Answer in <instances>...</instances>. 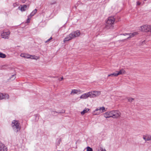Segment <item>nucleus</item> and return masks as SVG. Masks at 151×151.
<instances>
[{"instance_id":"f257e3e1","label":"nucleus","mask_w":151,"mask_h":151,"mask_svg":"<svg viewBox=\"0 0 151 151\" xmlns=\"http://www.w3.org/2000/svg\"><path fill=\"white\" fill-rule=\"evenodd\" d=\"M12 126L14 130L16 132L20 131L21 128L20 124L17 120L13 121L12 123Z\"/></svg>"},{"instance_id":"f03ea898","label":"nucleus","mask_w":151,"mask_h":151,"mask_svg":"<svg viewBox=\"0 0 151 151\" xmlns=\"http://www.w3.org/2000/svg\"><path fill=\"white\" fill-rule=\"evenodd\" d=\"M115 20V19L114 17H109L108 18L106 23V27L107 29H110L111 27H113V25L114 24Z\"/></svg>"},{"instance_id":"7ed1b4c3","label":"nucleus","mask_w":151,"mask_h":151,"mask_svg":"<svg viewBox=\"0 0 151 151\" xmlns=\"http://www.w3.org/2000/svg\"><path fill=\"white\" fill-rule=\"evenodd\" d=\"M140 30L145 32H150L151 26L150 25H144L140 27Z\"/></svg>"},{"instance_id":"20e7f679","label":"nucleus","mask_w":151,"mask_h":151,"mask_svg":"<svg viewBox=\"0 0 151 151\" xmlns=\"http://www.w3.org/2000/svg\"><path fill=\"white\" fill-rule=\"evenodd\" d=\"M105 111V108L104 106L97 108L93 112L94 115H99Z\"/></svg>"},{"instance_id":"39448f33","label":"nucleus","mask_w":151,"mask_h":151,"mask_svg":"<svg viewBox=\"0 0 151 151\" xmlns=\"http://www.w3.org/2000/svg\"><path fill=\"white\" fill-rule=\"evenodd\" d=\"M112 118L114 119H117L121 116V113L120 111L118 110H112Z\"/></svg>"},{"instance_id":"423d86ee","label":"nucleus","mask_w":151,"mask_h":151,"mask_svg":"<svg viewBox=\"0 0 151 151\" xmlns=\"http://www.w3.org/2000/svg\"><path fill=\"white\" fill-rule=\"evenodd\" d=\"M10 34V32L9 31L7 30L6 31H4L1 34V36L3 38H8Z\"/></svg>"},{"instance_id":"0eeeda50","label":"nucleus","mask_w":151,"mask_h":151,"mask_svg":"<svg viewBox=\"0 0 151 151\" xmlns=\"http://www.w3.org/2000/svg\"><path fill=\"white\" fill-rule=\"evenodd\" d=\"M138 34V33L137 32H135L133 33H125L121 34V35H123L125 36L126 35H129V36L127 38V39H129L134 37L135 35H136Z\"/></svg>"},{"instance_id":"6e6552de","label":"nucleus","mask_w":151,"mask_h":151,"mask_svg":"<svg viewBox=\"0 0 151 151\" xmlns=\"http://www.w3.org/2000/svg\"><path fill=\"white\" fill-rule=\"evenodd\" d=\"M91 98L94 97L99 96L101 94V92L100 91H90Z\"/></svg>"},{"instance_id":"1a4fd4ad","label":"nucleus","mask_w":151,"mask_h":151,"mask_svg":"<svg viewBox=\"0 0 151 151\" xmlns=\"http://www.w3.org/2000/svg\"><path fill=\"white\" fill-rule=\"evenodd\" d=\"M89 97L91 98V95L90 92L87 93H85L82 94L80 98L81 99H86Z\"/></svg>"},{"instance_id":"9d476101","label":"nucleus","mask_w":151,"mask_h":151,"mask_svg":"<svg viewBox=\"0 0 151 151\" xmlns=\"http://www.w3.org/2000/svg\"><path fill=\"white\" fill-rule=\"evenodd\" d=\"M104 116L106 118H109L110 117L112 118V111L106 112L104 114Z\"/></svg>"},{"instance_id":"9b49d317","label":"nucleus","mask_w":151,"mask_h":151,"mask_svg":"<svg viewBox=\"0 0 151 151\" xmlns=\"http://www.w3.org/2000/svg\"><path fill=\"white\" fill-rule=\"evenodd\" d=\"M73 38L72 35V33H70L63 40V42H66L68 41Z\"/></svg>"},{"instance_id":"f8f14e48","label":"nucleus","mask_w":151,"mask_h":151,"mask_svg":"<svg viewBox=\"0 0 151 151\" xmlns=\"http://www.w3.org/2000/svg\"><path fill=\"white\" fill-rule=\"evenodd\" d=\"M83 92L79 89H72L70 94L71 95H73L75 94L82 93Z\"/></svg>"},{"instance_id":"ddd939ff","label":"nucleus","mask_w":151,"mask_h":151,"mask_svg":"<svg viewBox=\"0 0 151 151\" xmlns=\"http://www.w3.org/2000/svg\"><path fill=\"white\" fill-rule=\"evenodd\" d=\"M9 95L7 94H3L2 93H0V100H2L4 99H8Z\"/></svg>"},{"instance_id":"4468645a","label":"nucleus","mask_w":151,"mask_h":151,"mask_svg":"<svg viewBox=\"0 0 151 151\" xmlns=\"http://www.w3.org/2000/svg\"><path fill=\"white\" fill-rule=\"evenodd\" d=\"M72 33L73 38L78 37L80 35V31L78 30L74 31Z\"/></svg>"},{"instance_id":"2eb2a0df","label":"nucleus","mask_w":151,"mask_h":151,"mask_svg":"<svg viewBox=\"0 0 151 151\" xmlns=\"http://www.w3.org/2000/svg\"><path fill=\"white\" fill-rule=\"evenodd\" d=\"M7 148L2 143L0 142V151H7Z\"/></svg>"},{"instance_id":"dca6fc26","label":"nucleus","mask_w":151,"mask_h":151,"mask_svg":"<svg viewBox=\"0 0 151 151\" xmlns=\"http://www.w3.org/2000/svg\"><path fill=\"white\" fill-rule=\"evenodd\" d=\"M117 76L119 75H123L125 73V70L123 69H122L119 71H116Z\"/></svg>"},{"instance_id":"f3484780","label":"nucleus","mask_w":151,"mask_h":151,"mask_svg":"<svg viewBox=\"0 0 151 151\" xmlns=\"http://www.w3.org/2000/svg\"><path fill=\"white\" fill-rule=\"evenodd\" d=\"M143 139L145 141H149L151 139V136L147 135H144L143 136Z\"/></svg>"},{"instance_id":"a211bd4d","label":"nucleus","mask_w":151,"mask_h":151,"mask_svg":"<svg viewBox=\"0 0 151 151\" xmlns=\"http://www.w3.org/2000/svg\"><path fill=\"white\" fill-rule=\"evenodd\" d=\"M20 56L24 58H30L31 56V55L26 54H22Z\"/></svg>"},{"instance_id":"6ab92c4d","label":"nucleus","mask_w":151,"mask_h":151,"mask_svg":"<svg viewBox=\"0 0 151 151\" xmlns=\"http://www.w3.org/2000/svg\"><path fill=\"white\" fill-rule=\"evenodd\" d=\"M21 7L20 8V10L22 12H24L26 10V8L27 7V5H24L21 6Z\"/></svg>"},{"instance_id":"aec40b11","label":"nucleus","mask_w":151,"mask_h":151,"mask_svg":"<svg viewBox=\"0 0 151 151\" xmlns=\"http://www.w3.org/2000/svg\"><path fill=\"white\" fill-rule=\"evenodd\" d=\"M37 10L36 9H35L30 13L29 16L30 17H32L36 14V13L37 12Z\"/></svg>"},{"instance_id":"412c9836","label":"nucleus","mask_w":151,"mask_h":151,"mask_svg":"<svg viewBox=\"0 0 151 151\" xmlns=\"http://www.w3.org/2000/svg\"><path fill=\"white\" fill-rule=\"evenodd\" d=\"M89 110L88 108H85L81 112V114L82 115H84L86 113L88 112Z\"/></svg>"},{"instance_id":"4be33fe9","label":"nucleus","mask_w":151,"mask_h":151,"mask_svg":"<svg viewBox=\"0 0 151 151\" xmlns=\"http://www.w3.org/2000/svg\"><path fill=\"white\" fill-rule=\"evenodd\" d=\"M6 57V55L1 52H0V58H4Z\"/></svg>"},{"instance_id":"5701e85b","label":"nucleus","mask_w":151,"mask_h":151,"mask_svg":"<svg viewBox=\"0 0 151 151\" xmlns=\"http://www.w3.org/2000/svg\"><path fill=\"white\" fill-rule=\"evenodd\" d=\"M52 112L53 113V114H52V115H55V114H57V113L61 114V113H64L65 112V111L63 110L62 112H57L56 111H52Z\"/></svg>"},{"instance_id":"b1692460","label":"nucleus","mask_w":151,"mask_h":151,"mask_svg":"<svg viewBox=\"0 0 151 151\" xmlns=\"http://www.w3.org/2000/svg\"><path fill=\"white\" fill-rule=\"evenodd\" d=\"M128 101L130 102H132L134 100V98H131V97H128L127 98Z\"/></svg>"},{"instance_id":"393cba45","label":"nucleus","mask_w":151,"mask_h":151,"mask_svg":"<svg viewBox=\"0 0 151 151\" xmlns=\"http://www.w3.org/2000/svg\"><path fill=\"white\" fill-rule=\"evenodd\" d=\"M30 58H31L32 59H34L37 60L39 58L37 56H35V55H31V57H30Z\"/></svg>"},{"instance_id":"a878e982","label":"nucleus","mask_w":151,"mask_h":151,"mask_svg":"<svg viewBox=\"0 0 151 151\" xmlns=\"http://www.w3.org/2000/svg\"><path fill=\"white\" fill-rule=\"evenodd\" d=\"M97 151H106L105 149L103 148L102 147H100L98 149Z\"/></svg>"},{"instance_id":"bb28decb","label":"nucleus","mask_w":151,"mask_h":151,"mask_svg":"<svg viewBox=\"0 0 151 151\" xmlns=\"http://www.w3.org/2000/svg\"><path fill=\"white\" fill-rule=\"evenodd\" d=\"M31 17H30L29 16H28V18L27 20V23H28L30 22Z\"/></svg>"},{"instance_id":"cd10ccee","label":"nucleus","mask_w":151,"mask_h":151,"mask_svg":"<svg viewBox=\"0 0 151 151\" xmlns=\"http://www.w3.org/2000/svg\"><path fill=\"white\" fill-rule=\"evenodd\" d=\"M87 151H93L92 149L89 147H87L86 148Z\"/></svg>"},{"instance_id":"c85d7f7f","label":"nucleus","mask_w":151,"mask_h":151,"mask_svg":"<svg viewBox=\"0 0 151 151\" xmlns=\"http://www.w3.org/2000/svg\"><path fill=\"white\" fill-rule=\"evenodd\" d=\"M111 77L115 76L116 77L117 76L116 72L114 73H113L111 74Z\"/></svg>"},{"instance_id":"c756f323","label":"nucleus","mask_w":151,"mask_h":151,"mask_svg":"<svg viewBox=\"0 0 151 151\" xmlns=\"http://www.w3.org/2000/svg\"><path fill=\"white\" fill-rule=\"evenodd\" d=\"M15 76L14 75H12V76L11 77L10 79H12V80H14L15 78Z\"/></svg>"},{"instance_id":"7c9ffc66","label":"nucleus","mask_w":151,"mask_h":151,"mask_svg":"<svg viewBox=\"0 0 151 151\" xmlns=\"http://www.w3.org/2000/svg\"><path fill=\"white\" fill-rule=\"evenodd\" d=\"M56 2L55 1H53L52 2H51L50 3V5H52L53 4H56Z\"/></svg>"},{"instance_id":"2f4dec72","label":"nucleus","mask_w":151,"mask_h":151,"mask_svg":"<svg viewBox=\"0 0 151 151\" xmlns=\"http://www.w3.org/2000/svg\"><path fill=\"white\" fill-rule=\"evenodd\" d=\"M52 39V37H50V38L48 39L46 41H45V42H48L50 40Z\"/></svg>"},{"instance_id":"473e14b6","label":"nucleus","mask_w":151,"mask_h":151,"mask_svg":"<svg viewBox=\"0 0 151 151\" xmlns=\"http://www.w3.org/2000/svg\"><path fill=\"white\" fill-rule=\"evenodd\" d=\"M61 139H60L59 140H58V145L59 144H60V142H61Z\"/></svg>"},{"instance_id":"72a5a7b5","label":"nucleus","mask_w":151,"mask_h":151,"mask_svg":"<svg viewBox=\"0 0 151 151\" xmlns=\"http://www.w3.org/2000/svg\"><path fill=\"white\" fill-rule=\"evenodd\" d=\"M141 3L139 1H137V5H139Z\"/></svg>"},{"instance_id":"f704fd0d","label":"nucleus","mask_w":151,"mask_h":151,"mask_svg":"<svg viewBox=\"0 0 151 151\" xmlns=\"http://www.w3.org/2000/svg\"><path fill=\"white\" fill-rule=\"evenodd\" d=\"M63 77H62L61 78V79H60V81H62L63 80Z\"/></svg>"},{"instance_id":"c9c22d12","label":"nucleus","mask_w":151,"mask_h":151,"mask_svg":"<svg viewBox=\"0 0 151 151\" xmlns=\"http://www.w3.org/2000/svg\"><path fill=\"white\" fill-rule=\"evenodd\" d=\"M108 77L111 76V74L108 75Z\"/></svg>"},{"instance_id":"e433bc0d","label":"nucleus","mask_w":151,"mask_h":151,"mask_svg":"<svg viewBox=\"0 0 151 151\" xmlns=\"http://www.w3.org/2000/svg\"><path fill=\"white\" fill-rule=\"evenodd\" d=\"M25 1H23V3H24Z\"/></svg>"},{"instance_id":"4c0bfd02","label":"nucleus","mask_w":151,"mask_h":151,"mask_svg":"<svg viewBox=\"0 0 151 151\" xmlns=\"http://www.w3.org/2000/svg\"><path fill=\"white\" fill-rule=\"evenodd\" d=\"M18 8H19H19H20V7H18Z\"/></svg>"}]
</instances>
